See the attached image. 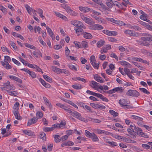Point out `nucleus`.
Here are the masks:
<instances>
[{
    "label": "nucleus",
    "mask_w": 152,
    "mask_h": 152,
    "mask_svg": "<svg viewBox=\"0 0 152 152\" xmlns=\"http://www.w3.org/2000/svg\"><path fill=\"white\" fill-rule=\"evenodd\" d=\"M74 44L75 45V47L77 48H81L80 44V42L75 41L74 42Z\"/></svg>",
    "instance_id": "obj_49"
},
{
    "label": "nucleus",
    "mask_w": 152,
    "mask_h": 152,
    "mask_svg": "<svg viewBox=\"0 0 152 152\" xmlns=\"http://www.w3.org/2000/svg\"><path fill=\"white\" fill-rule=\"evenodd\" d=\"M94 78L95 80L97 82L101 83H103L104 81L102 80V78L100 77H99L97 74L95 75L94 76Z\"/></svg>",
    "instance_id": "obj_17"
},
{
    "label": "nucleus",
    "mask_w": 152,
    "mask_h": 152,
    "mask_svg": "<svg viewBox=\"0 0 152 152\" xmlns=\"http://www.w3.org/2000/svg\"><path fill=\"white\" fill-rule=\"evenodd\" d=\"M110 56L111 57L113 58H115V59L117 61L118 60V58L117 56L114 53H111L110 54Z\"/></svg>",
    "instance_id": "obj_64"
},
{
    "label": "nucleus",
    "mask_w": 152,
    "mask_h": 152,
    "mask_svg": "<svg viewBox=\"0 0 152 152\" xmlns=\"http://www.w3.org/2000/svg\"><path fill=\"white\" fill-rule=\"evenodd\" d=\"M107 143L110 144L113 146H115L117 145V143L114 142H110V141H108L107 142Z\"/></svg>",
    "instance_id": "obj_61"
},
{
    "label": "nucleus",
    "mask_w": 152,
    "mask_h": 152,
    "mask_svg": "<svg viewBox=\"0 0 152 152\" xmlns=\"http://www.w3.org/2000/svg\"><path fill=\"white\" fill-rule=\"evenodd\" d=\"M143 36H145L141 37L142 40L145 41H152V36L147 33H144Z\"/></svg>",
    "instance_id": "obj_5"
},
{
    "label": "nucleus",
    "mask_w": 152,
    "mask_h": 152,
    "mask_svg": "<svg viewBox=\"0 0 152 152\" xmlns=\"http://www.w3.org/2000/svg\"><path fill=\"white\" fill-rule=\"evenodd\" d=\"M38 120L37 117H34L33 118L28 120L27 124V126H29L31 124H35L37 122Z\"/></svg>",
    "instance_id": "obj_7"
},
{
    "label": "nucleus",
    "mask_w": 152,
    "mask_h": 152,
    "mask_svg": "<svg viewBox=\"0 0 152 152\" xmlns=\"http://www.w3.org/2000/svg\"><path fill=\"white\" fill-rule=\"evenodd\" d=\"M39 137L42 139V140H45L46 137V134L44 132L41 134L39 135Z\"/></svg>",
    "instance_id": "obj_40"
},
{
    "label": "nucleus",
    "mask_w": 152,
    "mask_h": 152,
    "mask_svg": "<svg viewBox=\"0 0 152 152\" xmlns=\"http://www.w3.org/2000/svg\"><path fill=\"white\" fill-rule=\"evenodd\" d=\"M90 61L91 64H92V62L96 61L95 57L94 56H91L90 58Z\"/></svg>",
    "instance_id": "obj_59"
},
{
    "label": "nucleus",
    "mask_w": 152,
    "mask_h": 152,
    "mask_svg": "<svg viewBox=\"0 0 152 152\" xmlns=\"http://www.w3.org/2000/svg\"><path fill=\"white\" fill-rule=\"evenodd\" d=\"M133 127L134 128V130L137 132V134L138 135L140 133V129L142 130L141 128H139L138 127H136L134 125Z\"/></svg>",
    "instance_id": "obj_58"
},
{
    "label": "nucleus",
    "mask_w": 152,
    "mask_h": 152,
    "mask_svg": "<svg viewBox=\"0 0 152 152\" xmlns=\"http://www.w3.org/2000/svg\"><path fill=\"white\" fill-rule=\"evenodd\" d=\"M112 3L114 5H116L120 8H121V5L117 1H112Z\"/></svg>",
    "instance_id": "obj_50"
},
{
    "label": "nucleus",
    "mask_w": 152,
    "mask_h": 152,
    "mask_svg": "<svg viewBox=\"0 0 152 152\" xmlns=\"http://www.w3.org/2000/svg\"><path fill=\"white\" fill-rule=\"evenodd\" d=\"M54 136V140L56 142H58L61 141V139H59V137L60 136V135L56 134Z\"/></svg>",
    "instance_id": "obj_37"
},
{
    "label": "nucleus",
    "mask_w": 152,
    "mask_h": 152,
    "mask_svg": "<svg viewBox=\"0 0 152 152\" xmlns=\"http://www.w3.org/2000/svg\"><path fill=\"white\" fill-rule=\"evenodd\" d=\"M126 94L133 97H137L140 95L139 93L136 90H129Z\"/></svg>",
    "instance_id": "obj_2"
},
{
    "label": "nucleus",
    "mask_w": 152,
    "mask_h": 152,
    "mask_svg": "<svg viewBox=\"0 0 152 152\" xmlns=\"http://www.w3.org/2000/svg\"><path fill=\"white\" fill-rule=\"evenodd\" d=\"M125 33L133 36H134L135 35V33L132 31L129 30L125 31Z\"/></svg>",
    "instance_id": "obj_31"
},
{
    "label": "nucleus",
    "mask_w": 152,
    "mask_h": 152,
    "mask_svg": "<svg viewBox=\"0 0 152 152\" xmlns=\"http://www.w3.org/2000/svg\"><path fill=\"white\" fill-rule=\"evenodd\" d=\"M70 50L68 49V48L67 47H66L65 48V55L67 56L69 55L70 53Z\"/></svg>",
    "instance_id": "obj_63"
},
{
    "label": "nucleus",
    "mask_w": 152,
    "mask_h": 152,
    "mask_svg": "<svg viewBox=\"0 0 152 152\" xmlns=\"http://www.w3.org/2000/svg\"><path fill=\"white\" fill-rule=\"evenodd\" d=\"M85 22L89 25H93L95 23V22L91 18H87Z\"/></svg>",
    "instance_id": "obj_16"
},
{
    "label": "nucleus",
    "mask_w": 152,
    "mask_h": 152,
    "mask_svg": "<svg viewBox=\"0 0 152 152\" xmlns=\"http://www.w3.org/2000/svg\"><path fill=\"white\" fill-rule=\"evenodd\" d=\"M142 148L144 149L148 150L150 148V146L145 144H142Z\"/></svg>",
    "instance_id": "obj_55"
},
{
    "label": "nucleus",
    "mask_w": 152,
    "mask_h": 152,
    "mask_svg": "<svg viewBox=\"0 0 152 152\" xmlns=\"http://www.w3.org/2000/svg\"><path fill=\"white\" fill-rule=\"evenodd\" d=\"M72 115L80 120L84 121L86 120L85 118L81 116V114L77 112H73V114Z\"/></svg>",
    "instance_id": "obj_6"
},
{
    "label": "nucleus",
    "mask_w": 152,
    "mask_h": 152,
    "mask_svg": "<svg viewBox=\"0 0 152 152\" xmlns=\"http://www.w3.org/2000/svg\"><path fill=\"white\" fill-rule=\"evenodd\" d=\"M91 82V85L90 86L93 88H95L96 87H99L100 85L99 83H98L94 81H92Z\"/></svg>",
    "instance_id": "obj_19"
},
{
    "label": "nucleus",
    "mask_w": 152,
    "mask_h": 152,
    "mask_svg": "<svg viewBox=\"0 0 152 152\" xmlns=\"http://www.w3.org/2000/svg\"><path fill=\"white\" fill-rule=\"evenodd\" d=\"M43 77L45 80L50 83H51L52 82V79L47 75H43Z\"/></svg>",
    "instance_id": "obj_33"
},
{
    "label": "nucleus",
    "mask_w": 152,
    "mask_h": 152,
    "mask_svg": "<svg viewBox=\"0 0 152 152\" xmlns=\"http://www.w3.org/2000/svg\"><path fill=\"white\" fill-rule=\"evenodd\" d=\"M23 132L28 136H30L32 135V133L30 130H25L23 131Z\"/></svg>",
    "instance_id": "obj_36"
},
{
    "label": "nucleus",
    "mask_w": 152,
    "mask_h": 152,
    "mask_svg": "<svg viewBox=\"0 0 152 152\" xmlns=\"http://www.w3.org/2000/svg\"><path fill=\"white\" fill-rule=\"evenodd\" d=\"M121 64L122 65H124L125 66H128L129 67H131L129 66H130L131 65L129 63L125 61H121Z\"/></svg>",
    "instance_id": "obj_42"
},
{
    "label": "nucleus",
    "mask_w": 152,
    "mask_h": 152,
    "mask_svg": "<svg viewBox=\"0 0 152 152\" xmlns=\"http://www.w3.org/2000/svg\"><path fill=\"white\" fill-rule=\"evenodd\" d=\"M94 132L90 133L89 131L86 130L85 131V134L87 137L91 138L93 135V134H94Z\"/></svg>",
    "instance_id": "obj_30"
},
{
    "label": "nucleus",
    "mask_w": 152,
    "mask_h": 152,
    "mask_svg": "<svg viewBox=\"0 0 152 152\" xmlns=\"http://www.w3.org/2000/svg\"><path fill=\"white\" fill-rule=\"evenodd\" d=\"M34 29L35 32L36 33V30H37V31H38V32L39 34L40 33V31L41 30V28L39 26H35L34 27Z\"/></svg>",
    "instance_id": "obj_45"
},
{
    "label": "nucleus",
    "mask_w": 152,
    "mask_h": 152,
    "mask_svg": "<svg viewBox=\"0 0 152 152\" xmlns=\"http://www.w3.org/2000/svg\"><path fill=\"white\" fill-rule=\"evenodd\" d=\"M77 28H75V30L77 35H79L80 34L84 33V31L81 27H78Z\"/></svg>",
    "instance_id": "obj_15"
},
{
    "label": "nucleus",
    "mask_w": 152,
    "mask_h": 152,
    "mask_svg": "<svg viewBox=\"0 0 152 152\" xmlns=\"http://www.w3.org/2000/svg\"><path fill=\"white\" fill-rule=\"evenodd\" d=\"M129 102L127 101L125 99H120L119 101V103L122 106L125 107V109L131 108L132 107V106L130 105H127L129 103Z\"/></svg>",
    "instance_id": "obj_1"
},
{
    "label": "nucleus",
    "mask_w": 152,
    "mask_h": 152,
    "mask_svg": "<svg viewBox=\"0 0 152 152\" xmlns=\"http://www.w3.org/2000/svg\"><path fill=\"white\" fill-rule=\"evenodd\" d=\"M26 8L28 13L30 15L32 9L28 5H26Z\"/></svg>",
    "instance_id": "obj_54"
},
{
    "label": "nucleus",
    "mask_w": 152,
    "mask_h": 152,
    "mask_svg": "<svg viewBox=\"0 0 152 152\" xmlns=\"http://www.w3.org/2000/svg\"><path fill=\"white\" fill-rule=\"evenodd\" d=\"M71 24L77 27H81L83 29H86V27L82 23L78 21H71Z\"/></svg>",
    "instance_id": "obj_3"
},
{
    "label": "nucleus",
    "mask_w": 152,
    "mask_h": 152,
    "mask_svg": "<svg viewBox=\"0 0 152 152\" xmlns=\"http://www.w3.org/2000/svg\"><path fill=\"white\" fill-rule=\"evenodd\" d=\"M111 48L110 45H107L101 50L100 52L102 53H106L107 50L110 49Z\"/></svg>",
    "instance_id": "obj_9"
},
{
    "label": "nucleus",
    "mask_w": 152,
    "mask_h": 152,
    "mask_svg": "<svg viewBox=\"0 0 152 152\" xmlns=\"http://www.w3.org/2000/svg\"><path fill=\"white\" fill-rule=\"evenodd\" d=\"M72 80L76 81L77 80H79L84 83H86L87 82L86 79L79 77L73 78Z\"/></svg>",
    "instance_id": "obj_21"
},
{
    "label": "nucleus",
    "mask_w": 152,
    "mask_h": 152,
    "mask_svg": "<svg viewBox=\"0 0 152 152\" xmlns=\"http://www.w3.org/2000/svg\"><path fill=\"white\" fill-rule=\"evenodd\" d=\"M94 17L96 20L99 23H102L103 22V20L100 18L94 15Z\"/></svg>",
    "instance_id": "obj_53"
},
{
    "label": "nucleus",
    "mask_w": 152,
    "mask_h": 152,
    "mask_svg": "<svg viewBox=\"0 0 152 152\" xmlns=\"http://www.w3.org/2000/svg\"><path fill=\"white\" fill-rule=\"evenodd\" d=\"M7 91L9 94L12 96H16L18 95L17 92L15 91H12L10 90H7Z\"/></svg>",
    "instance_id": "obj_28"
},
{
    "label": "nucleus",
    "mask_w": 152,
    "mask_h": 152,
    "mask_svg": "<svg viewBox=\"0 0 152 152\" xmlns=\"http://www.w3.org/2000/svg\"><path fill=\"white\" fill-rule=\"evenodd\" d=\"M46 29L52 39L54 40H55L54 34L52 30L48 26L46 27Z\"/></svg>",
    "instance_id": "obj_10"
},
{
    "label": "nucleus",
    "mask_w": 152,
    "mask_h": 152,
    "mask_svg": "<svg viewBox=\"0 0 152 152\" xmlns=\"http://www.w3.org/2000/svg\"><path fill=\"white\" fill-rule=\"evenodd\" d=\"M10 43L15 50H18L17 46L13 42L10 41Z\"/></svg>",
    "instance_id": "obj_38"
},
{
    "label": "nucleus",
    "mask_w": 152,
    "mask_h": 152,
    "mask_svg": "<svg viewBox=\"0 0 152 152\" xmlns=\"http://www.w3.org/2000/svg\"><path fill=\"white\" fill-rule=\"evenodd\" d=\"M113 90L114 93H115V92L121 93L123 91L124 89L123 88L121 87H117L113 89Z\"/></svg>",
    "instance_id": "obj_13"
},
{
    "label": "nucleus",
    "mask_w": 152,
    "mask_h": 152,
    "mask_svg": "<svg viewBox=\"0 0 152 152\" xmlns=\"http://www.w3.org/2000/svg\"><path fill=\"white\" fill-rule=\"evenodd\" d=\"M93 66L95 69H98L99 66V64L96 63L95 61L92 62V64H91Z\"/></svg>",
    "instance_id": "obj_41"
},
{
    "label": "nucleus",
    "mask_w": 152,
    "mask_h": 152,
    "mask_svg": "<svg viewBox=\"0 0 152 152\" xmlns=\"http://www.w3.org/2000/svg\"><path fill=\"white\" fill-rule=\"evenodd\" d=\"M99 88L101 90H108L109 89V87L107 86L103 85V86L100 85Z\"/></svg>",
    "instance_id": "obj_34"
},
{
    "label": "nucleus",
    "mask_w": 152,
    "mask_h": 152,
    "mask_svg": "<svg viewBox=\"0 0 152 152\" xmlns=\"http://www.w3.org/2000/svg\"><path fill=\"white\" fill-rule=\"evenodd\" d=\"M109 112L114 117L118 116V113H117L116 112H115V111L113 110H110L109 111Z\"/></svg>",
    "instance_id": "obj_32"
},
{
    "label": "nucleus",
    "mask_w": 152,
    "mask_h": 152,
    "mask_svg": "<svg viewBox=\"0 0 152 152\" xmlns=\"http://www.w3.org/2000/svg\"><path fill=\"white\" fill-rule=\"evenodd\" d=\"M74 144V143L72 141H69L64 142L61 144L62 147H64L65 146H72Z\"/></svg>",
    "instance_id": "obj_18"
},
{
    "label": "nucleus",
    "mask_w": 152,
    "mask_h": 152,
    "mask_svg": "<svg viewBox=\"0 0 152 152\" xmlns=\"http://www.w3.org/2000/svg\"><path fill=\"white\" fill-rule=\"evenodd\" d=\"M104 43L105 41L104 40H101L97 42V46L98 48H100L102 46Z\"/></svg>",
    "instance_id": "obj_24"
},
{
    "label": "nucleus",
    "mask_w": 152,
    "mask_h": 152,
    "mask_svg": "<svg viewBox=\"0 0 152 152\" xmlns=\"http://www.w3.org/2000/svg\"><path fill=\"white\" fill-rule=\"evenodd\" d=\"M118 33L117 31H110V36H115L117 35Z\"/></svg>",
    "instance_id": "obj_51"
},
{
    "label": "nucleus",
    "mask_w": 152,
    "mask_h": 152,
    "mask_svg": "<svg viewBox=\"0 0 152 152\" xmlns=\"http://www.w3.org/2000/svg\"><path fill=\"white\" fill-rule=\"evenodd\" d=\"M140 90L142 92L144 93L145 94H150V92L147 89L144 88H139Z\"/></svg>",
    "instance_id": "obj_35"
},
{
    "label": "nucleus",
    "mask_w": 152,
    "mask_h": 152,
    "mask_svg": "<svg viewBox=\"0 0 152 152\" xmlns=\"http://www.w3.org/2000/svg\"><path fill=\"white\" fill-rule=\"evenodd\" d=\"M81 48H87L88 47V43L85 41H83L80 44Z\"/></svg>",
    "instance_id": "obj_25"
},
{
    "label": "nucleus",
    "mask_w": 152,
    "mask_h": 152,
    "mask_svg": "<svg viewBox=\"0 0 152 152\" xmlns=\"http://www.w3.org/2000/svg\"><path fill=\"white\" fill-rule=\"evenodd\" d=\"M85 38L87 39H91L92 38V35L90 33L85 32L83 35Z\"/></svg>",
    "instance_id": "obj_27"
},
{
    "label": "nucleus",
    "mask_w": 152,
    "mask_h": 152,
    "mask_svg": "<svg viewBox=\"0 0 152 152\" xmlns=\"http://www.w3.org/2000/svg\"><path fill=\"white\" fill-rule=\"evenodd\" d=\"M91 138L93 142H98L99 140V138L94 133L93 134V135Z\"/></svg>",
    "instance_id": "obj_29"
},
{
    "label": "nucleus",
    "mask_w": 152,
    "mask_h": 152,
    "mask_svg": "<svg viewBox=\"0 0 152 152\" xmlns=\"http://www.w3.org/2000/svg\"><path fill=\"white\" fill-rule=\"evenodd\" d=\"M131 28L134 29L135 30L137 31H140L141 30V29L139 26H132Z\"/></svg>",
    "instance_id": "obj_57"
},
{
    "label": "nucleus",
    "mask_w": 152,
    "mask_h": 152,
    "mask_svg": "<svg viewBox=\"0 0 152 152\" xmlns=\"http://www.w3.org/2000/svg\"><path fill=\"white\" fill-rule=\"evenodd\" d=\"M13 113L16 119L19 120H21L22 118L20 116V114L18 110L14 111Z\"/></svg>",
    "instance_id": "obj_12"
},
{
    "label": "nucleus",
    "mask_w": 152,
    "mask_h": 152,
    "mask_svg": "<svg viewBox=\"0 0 152 152\" xmlns=\"http://www.w3.org/2000/svg\"><path fill=\"white\" fill-rule=\"evenodd\" d=\"M25 45L26 47L31 49H34L35 48V47L33 45H30L28 43H25Z\"/></svg>",
    "instance_id": "obj_60"
},
{
    "label": "nucleus",
    "mask_w": 152,
    "mask_h": 152,
    "mask_svg": "<svg viewBox=\"0 0 152 152\" xmlns=\"http://www.w3.org/2000/svg\"><path fill=\"white\" fill-rule=\"evenodd\" d=\"M107 20L111 22L120 26H123L125 25V23L122 21L119 20L117 19L115 20L113 18H107Z\"/></svg>",
    "instance_id": "obj_4"
},
{
    "label": "nucleus",
    "mask_w": 152,
    "mask_h": 152,
    "mask_svg": "<svg viewBox=\"0 0 152 152\" xmlns=\"http://www.w3.org/2000/svg\"><path fill=\"white\" fill-rule=\"evenodd\" d=\"M19 103L18 102H16L15 104L14 107V108L16 110H18L19 109Z\"/></svg>",
    "instance_id": "obj_56"
},
{
    "label": "nucleus",
    "mask_w": 152,
    "mask_h": 152,
    "mask_svg": "<svg viewBox=\"0 0 152 152\" xmlns=\"http://www.w3.org/2000/svg\"><path fill=\"white\" fill-rule=\"evenodd\" d=\"M2 65L6 69H9L12 68L11 66L10 65L8 61H5V62L1 61Z\"/></svg>",
    "instance_id": "obj_8"
},
{
    "label": "nucleus",
    "mask_w": 152,
    "mask_h": 152,
    "mask_svg": "<svg viewBox=\"0 0 152 152\" xmlns=\"http://www.w3.org/2000/svg\"><path fill=\"white\" fill-rule=\"evenodd\" d=\"M131 117H133V118L135 119L136 120H137L138 121H142L143 120L142 118L134 115H131Z\"/></svg>",
    "instance_id": "obj_39"
},
{
    "label": "nucleus",
    "mask_w": 152,
    "mask_h": 152,
    "mask_svg": "<svg viewBox=\"0 0 152 152\" xmlns=\"http://www.w3.org/2000/svg\"><path fill=\"white\" fill-rule=\"evenodd\" d=\"M61 7H62L64 8L68 13L71 9L70 7L67 4L61 5Z\"/></svg>",
    "instance_id": "obj_26"
},
{
    "label": "nucleus",
    "mask_w": 152,
    "mask_h": 152,
    "mask_svg": "<svg viewBox=\"0 0 152 152\" xmlns=\"http://www.w3.org/2000/svg\"><path fill=\"white\" fill-rule=\"evenodd\" d=\"M90 105L94 108L99 109V104H96L94 103H91Z\"/></svg>",
    "instance_id": "obj_44"
},
{
    "label": "nucleus",
    "mask_w": 152,
    "mask_h": 152,
    "mask_svg": "<svg viewBox=\"0 0 152 152\" xmlns=\"http://www.w3.org/2000/svg\"><path fill=\"white\" fill-rule=\"evenodd\" d=\"M28 73L33 78H35L36 77V75L33 72L30 71H29Z\"/></svg>",
    "instance_id": "obj_46"
},
{
    "label": "nucleus",
    "mask_w": 152,
    "mask_h": 152,
    "mask_svg": "<svg viewBox=\"0 0 152 152\" xmlns=\"http://www.w3.org/2000/svg\"><path fill=\"white\" fill-rule=\"evenodd\" d=\"M140 130V133L138 134L139 136L145 138L149 137L148 135L146 133L143 132L142 130Z\"/></svg>",
    "instance_id": "obj_20"
},
{
    "label": "nucleus",
    "mask_w": 152,
    "mask_h": 152,
    "mask_svg": "<svg viewBox=\"0 0 152 152\" xmlns=\"http://www.w3.org/2000/svg\"><path fill=\"white\" fill-rule=\"evenodd\" d=\"M70 69L72 70H75V71L77 70V68L74 65L70 64L68 65Z\"/></svg>",
    "instance_id": "obj_52"
},
{
    "label": "nucleus",
    "mask_w": 152,
    "mask_h": 152,
    "mask_svg": "<svg viewBox=\"0 0 152 152\" xmlns=\"http://www.w3.org/2000/svg\"><path fill=\"white\" fill-rule=\"evenodd\" d=\"M108 40L113 42H116L117 40L116 39L111 37H109L108 38Z\"/></svg>",
    "instance_id": "obj_62"
},
{
    "label": "nucleus",
    "mask_w": 152,
    "mask_h": 152,
    "mask_svg": "<svg viewBox=\"0 0 152 152\" xmlns=\"http://www.w3.org/2000/svg\"><path fill=\"white\" fill-rule=\"evenodd\" d=\"M96 132L99 134H106L107 135L108 134H109V132L107 131H104L103 130H101L98 129H96Z\"/></svg>",
    "instance_id": "obj_14"
},
{
    "label": "nucleus",
    "mask_w": 152,
    "mask_h": 152,
    "mask_svg": "<svg viewBox=\"0 0 152 152\" xmlns=\"http://www.w3.org/2000/svg\"><path fill=\"white\" fill-rule=\"evenodd\" d=\"M51 68L53 72L57 73L60 74V71H61V69L56 67L55 66H52Z\"/></svg>",
    "instance_id": "obj_23"
},
{
    "label": "nucleus",
    "mask_w": 152,
    "mask_h": 152,
    "mask_svg": "<svg viewBox=\"0 0 152 152\" xmlns=\"http://www.w3.org/2000/svg\"><path fill=\"white\" fill-rule=\"evenodd\" d=\"M54 130V128L52 127H46L43 130L45 132H48L49 131H52Z\"/></svg>",
    "instance_id": "obj_43"
},
{
    "label": "nucleus",
    "mask_w": 152,
    "mask_h": 152,
    "mask_svg": "<svg viewBox=\"0 0 152 152\" xmlns=\"http://www.w3.org/2000/svg\"><path fill=\"white\" fill-rule=\"evenodd\" d=\"M72 87L75 89H80L82 88V87L81 85L78 84V85H73L72 86Z\"/></svg>",
    "instance_id": "obj_48"
},
{
    "label": "nucleus",
    "mask_w": 152,
    "mask_h": 152,
    "mask_svg": "<svg viewBox=\"0 0 152 152\" xmlns=\"http://www.w3.org/2000/svg\"><path fill=\"white\" fill-rule=\"evenodd\" d=\"M10 78L12 79L15 80L20 83H22V80L19 78L13 75H11L9 76Z\"/></svg>",
    "instance_id": "obj_11"
},
{
    "label": "nucleus",
    "mask_w": 152,
    "mask_h": 152,
    "mask_svg": "<svg viewBox=\"0 0 152 152\" xmlns=\"http://www.w3.org/2000/svg\"><path fill=\"white\" fill-rule=\"evenodd\" d=\"M43 99L46 105L48 106L50 109V108L51 107V104L49 100L47 98L45 97H43Z\"/></svg>",
    "instance_id": "obj_22"
},
{
    "label": "nucleus",
    "mask_w": 152,
    "mask_h": 152,
    "mask_svg": "<svg viewBox=\"0 0 152 152\" xmlns=\"http://www.w3.org/2000/svg\"><path fill=\"white\" fill-rule=\"evenodd\" d=\"M84 103H83L82 105L83 106L84 108H85L87 109L89 111V112H90L91 113L93 112V111H92V110L91 109V107H89L88 106H87V105H85V107H84Z\"/></svg>",
    "instance_id": "obj_47"
}]
</instances>
